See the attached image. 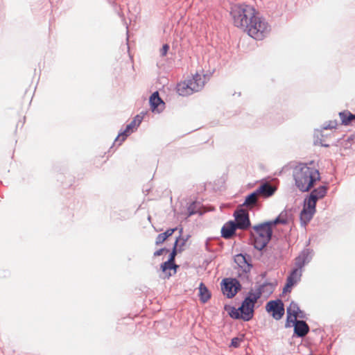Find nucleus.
<instances>
[{"label":"nucleus","mask_w":355,"mask_h":355,"mask_svg":"<svg viewBox=\"0 0 355 355\" xmlns=\"http://www.w3.org/2000/svg\"><path fill=\"white\" fill-rule=\"evenodd\" d=\"M177 244H178V240H176V241L175 242V245H174V248H173V252L171 253L170 258L168 260V261L174 263L175 257L176 255V246H177Z\"/></svg>","instance_id":"obj_30"},{"label":"nucleus","mask_w":355,"mask_h":355,"mask_svg":"<svg viewBox=\"0 0 355 355\" xmlns=\"http://www.w3.org/2000/svg\"><path fill=\"white\" fill-rule=\"evenodd\" d=\"M270 25L259 12L243 31L256 40H263L270 34Z\"/></svg>","instance_id":"obj_4"},{"label":"nucleus","mask_w":355,"mask_h":355,"mask_svg":"<svg viewBox=\"0 0 355 355\" xmlns=\"http://www.w3.org/2000/svg\"><path fill=\"white\" fill-rule=\"evenodd\" d=\"M149 103L153 112H160L164 108V102L159 96L158 92H154L150 97Z\"/></svg>","instance_id":"obj_14"},{"label":"nucleus","mask_w":355,"mask_h":355,"mask_svg":"<svg viewBox=\"0 0 355 355\" xmlns=\"http://www.w3.org/2000/svg\"><path fill=\"white\" fill-rule=\"evenodd\" d=\"M272 227L269 221L253 227L252 236L255 248L261 250L266 246L272 236Z\"/></svg>","instance_id":"obj_5"},{"label":"nucleus","mask_w":355,"mask_h":355,"mask_svg":"<svg viewBox=\"0 0 355 355\" xmlns=\"http://www.w3.org/2000/svg\"><path fill=\"white\" fill-rule=\"evenodd\" d=\"M322 145L324 146H329L328 144H322Z\"/></svg>","instance_id":"obj_34"},{"label":"nucleus","mask_w":355,"mask_h":355,"mask_svg":"<svg viewBox=\"0 0 355 355\" xmlns=\"http://www.w3.org/2000/svg\"><path fill=\"white\" fill-rule=\"evenodd\" d=\"M241 285L235 279H225L221 283L223 293L228 298L233 297L240 290Z\"/></svg>","instance_id":"obj_6"},{"label":"nucleus","mask_w":355,"mask_h":355,"mask_svg":"<svg viewBox=\"0 0 355 355\" xmlns=\"http://www.w3.org/2000/svg\"><path fill=\"white\" fill-rule=\"evenodd\" d=\"M188 82L189 87L192 89L193 93L200 91L205 85L204 76L196 73L191 78L186 80Z\"/></svg>","instance_id":"obj_13"},{"label":"nucleus","mask_w":355,"mask_h":355,"mask_svg":"<svg viewBox=\"0 0 355 355\" xmlns=\"http://www.w3.org/2000/svg\"><path fill=\"white\" fill-rule=\"evenodd\" d=\"M243 341V336L241 337H235L232 339L231 341V347L234 348H237L240 346L241 343Z\"/></svg>","instance_id":"obj_29"},{"label":"nucleus","mask_w":355,"mask_h":355,"mask_svg":"<svg viewBox=\"0 0 355 355\" xmlns=\"http://www.w3.org/2000/svg\"><path fill=\"white\" fill-rule=\"evenodd\" d=\"M287 313V319H286V326L290 327V322L297 320V318H303L304 313L300 309L297 304L295 302H291L289 306L286 310Z\"/></svg>","instance_id":"obj_11"},{"label":"nucleus","mask_w":355,"mask_h":355,"mask_svg":"<svg viewBox=\"0 0 355 355\" xmlns=\"http://www.w3.org/2000/svg\"><path fill=\"white\" fill-rule=\"evenodd\" d=\"M164 251H168V250H166L165 248L159 249V250H157V251H155V252H154V256H155V257L160 256V255H162V254H163V252H164Z\"/></svg>","instance_id":"obj_33"},{"label":"nucleus","mask_w":355,"mask_h":355,"mask_svg":"<svg viewBox=\"0 0 355 355\" xmlns=\"http://www.w3.org/2000/svg\"><path fill=\"white\" fill-rule=\"evenodd\" d=\"M327 191V187L326 186H320L313 190L310 194V196L318 201L319 199H321L325 196Z\"/></svg>","instance_id":"obj_22"},{"label":"nucleus","mask_w":355,"mask_h":355,"mask_svg":"<svg viewBox=\"0 0 355 355\" xmlns=\"http://www.w3.org/2000/svg\"><path fill=\"white\" fill-rule=\"evenodd\" d=\"M238 229L235 223L232 220L226 223L221 229L222 236L225 239H230Z\"/></svg>","instance_id":"obj_17"},{"label":"nucleus","mask_w":355,"mask_h":355,"mask_svg":"<svg viewBox=\"0 0 355 355\" xmlns=\"http://www.w3.org/2000/svg\"><path fill=\"white\" fill-rule=\"evenodd\" d=\"M302 271L299 269H293L287 277L286 284L284 288V292H291L293 286L300 281Z\"/></svg>","instance_id":"obj_12"},{"label":"nucleus","mask_w":355,"mask_h":355,"mask_svg":"<svg viewBox=\"0 0 355 355\" xmlns=\"http://www.w3.org/2000/svg\"><path fill=\"white\" fill-rule=\"evenodd\" d=\"M339 116L342 124L344 125H349L353 121H355V115L347 110L340 112Z\"/></svg>","instance_id":"obj_21"},{"label":"nucleus","mask_w":355,"mask_h":355,"mask_svg":"<svg viewBox=\"0 0 355 355\" xmlns=\"http://www.w3.org/2000/svg\"><path fill=\"white\" fill-rule=\"evenodd\" d=\"M176 92L180 96H187L193 94L192 89L189 87L188 82L181 81L176 85Z\"/></svg>","instance_id":"obj_18"},{"label":"nucleus","mask_w":355,"mask_h":355,"mask_svg":"<svg viewBox=\"0 0 355 355\" xmlns=\"http://www.w3.org/2000/svg\"><path fill=\"white\" fill-rule=\"evenodd\" d=\"M234 261L238 266L239 277L248 278V273L250 272L252 265L250 263L247 257L242 254H239L234 257Z\"/></svg>","instance_id":"obj_7"},{"label":"nucleus","mask_w":355,"mask_h":355,"mask_svg":"<svg viewBox=\"0 0 355 355\" xmlns=\"http://www.w3.org/2000/svg\"><path fill=\"white\" fill-rule=\"evenodd\" d=\"M305 264V257L304 255H300L295 259V268L294 269H299L302 271V268Z\"/></svg>","instance_id":"obj_28"},{"label":"nucleus","mask_w":355,"mask_h":355,"mask_svg":"<svg viewBox=\"0 0 355 355\" xmlns=\"http://www.w3.org/2000/svg\"><path fill=\"white\" fill-rule=\"evenodd\" d=\"M261 295V292L259 288L254 291H250L239 309L232 308L231 309L230 315L234 319L241 318L245 321L250 320L253 317L254 304Z\"/></svg>","instance_id":"obj_3"},{"label":"nucleus","mask_w":355,"mask_h":355,"mask_svg":"<svg viewBox=\"0 0 355 355\" xmlns=\"http://www.w3.org/2000/svg\"><path fill=\"white\" fill-rule=\"evenodd\" d=\"M199 297L202 303H206L211 298V293L203 283L199 285Z\"/></svg>","instance_id":"obj_20"},{"label":"nucleus","mask_w":355,"mask_h":355,"mask_svg":"<svg viewBox=\"0 0 355 355\" xmlns=\"http://www.w3.org/2000/svg\"><path fill=\"white\" fill-rule=\"evenodd\" d=\"M169 49V46L168 44H164L163 46H162V49L161 50V52H162V55L163 56L166 55V53H167V51H168Z\"/></svg>","instance_id":"obj_31"},{"label":"nucleus","mask_w":355,"mask_h":355,"mask_svg":"<svg viewBox=\"0 0 355 355\" xmlns=\"http://www.w3.org/2000/svg\"><path fill=\"white\" fill-rule=\"evenodd\" d=\"M258 196L259 195L256 191L250 193L245 198L243 205L246 207H253L257 202Z\"/></svg>","instance_id":"obj_26"},{"label":"nucleus","mask_w":355,"mask_h":355,"mask_svg":"<svg viewBox=\"0 0 355 355\" xmlns=\"http://www.w3.org/2000/svg\"><path fill=\"white\" fill-rule=\"evenodd\" d=\"M259 12L254 6L245 2L233 3L230 8L233 25L243 31L248 28Z\"/></svg>","instance_id":"obj_2"},{"label":"nucleus","mask_w":355,"mask_h":355,"mask_svg":"<svg viewBox=\"0 0 355 355\" xmlns=\"http://www.w3.org/2000/svg\"><path fill=\"white\" fill-rule=\"evenodd\" d=\"M143 115L137 114L133 120L127 125L125 129L119 134L116 141H119L120 144L125 140L127 137L139 127L143 120Z\"/></svg>","instance_id":"obj_9"},{"label":"nucleus","mask_w":355,"mask_h":355,"mask_svg":"<svg viewBox=\"0 0 355 355\" xmlns=\"http://www.w3.org/2000/svg\"><path fill=\"white\" fill-rule=\"evenodd\" d=\"M336 125H337V123L336 121H330V123H329V125L325 127V129H333V128H336Z\"/></svg>","instance_id":"obj_32"},{"label":"nucleus","mask_w":355,"mask_h":355,"mask_svg":"<svg viewBox=\"0 0 355 355\" xmlns=\"http://www.w3.org/2000/svg\"><path fill=\"white\" fill-rule=\"evenodd\" d=\"M293 176L295 185L302 192L311 190L321 179L319 170L313 161L298 163L293 168Z\"/></svg>","instance_id":"obj_1"},{"label":"nucleus","mask_w":355,"mask_h":355,"mask_svg":"<svg viewBox=\"0 0 355 355\" xmlns=\"http://www.w3.org/2000/svg\"><path fill=\"white\" fill-rule=\"evenodd\" d=\"M288 221V215L286 211H282L279 215L273 220L269 221L274 226L277 224H286Z\"/></svg>","instance_id":"obj_23"},{"label":"nucleus","mask_w":355,"mask_h":355,"mask_svg":"<svg viewBox=\"0 0 355 355\" xmlns=\"http://www.w3.org/2000/svg\"><path fill=\"white\" fill-rule=\"evenodd\" d=\"M317 200L309 196L308 199H306L304 205V209L315 212V205Z\"/></svg>","instance_id":"obj_27"},{"label":"nucleus","mask_w":355,"mask_h":355,"mask_svg":"<svg viewBox=\"0 0 355 355\" xmlns=\"http://www.w3.org/2000/svg\"><path fill=\"white\" fill-rule=\"evenodd\" d=\"M266 309L272 313L274 319L280 320L284 314V304L280 300H272L266 304Z\"/></svg>","instance_id":"obj_8"},{"label":"nucleus","mask_w":355,"mask_h":355,"mask_svg":"<svg viewBox=\"0 0 355 355\" xmlns=\"http://www.w3.org/2000/svg\"><path fill=\"white\" fill-rule=\"evenodd\" d=\"M234 216L236 221L234 223L238 229L246 230L250 227V222L248 211L243 209L236 210Z\"/></svg>","instance_id":"obj_10"},{"label":"nucleus","mask_w":355,"mask_h":355,"mask_svg":"<svg viewBox=\"0 0 355 355\" xmlns=\"http://www.w3.org/2000/svg\"><path fill=\"white\" fill-rule=\"evenodd\" d=\"M315 212L309 211L306 209H302V211L300 213V220L301 223L306 225L313 218V216Z\"/></svg>","instance_id":"obj_25"},{"label":"nucleus","mask_w":355,"mask_h":355,"mask_svg":"<svg viewBox=\"0 0 355 355\" xmlns=\"http://www.w3.org/2000/svg\"><path fill=\"white\" fill-rule=\"evenodd\" d=\"M177 266L174 264L173 262L166 261L161 265V269L162 272L164 273L165 278H169L172 274L171 270H173V273L176 272Z\"/></svg>","instance_id":"obj_19"},{"label":"nucleus","mask_w":355,"mask_h":355,"mask_svg":"<svg viewBox=\"0 0 355 355\" xmlns=\"http://www.w3.org/2000/svg\"><path fill=\"white\" fill-rule=\"evenodd\" d=\"M294 325L295 334L299 337H304L306 336L309 330L308 324L303 320H295L291 322L290 324Z\"/></svg>","instance_id":"obj_15"},{"label":"nucleus","mask_w":355,"mask_h":355,"mask_svg":"<svg viewBox=\"0 0 355 355\" xmlns=\"http://www.w3.org/2000/svg\"><path fill=\"white\" fill-rule=\"evenodd\" d=\"M277 188L270 184L266 182L261 184L256 190L259 196L264 198L272 196L276 191Z\"/></svg>","instance_id":"obj_16"},{"label":"nucleus","mask_w":355,"mask_h":355,"mask_svg":"<svg viewBox=\"0 0 355 355\" xmlns=\"http://www.w3.org/2000/svg\"><path fill=\"white\" fill-rule=\"evenodd\" d=\"M175 230L176 228L168 229L165 232L158 234L155 240V244L158 245L163 243Z\"/></svg>","instance_id":"obj_24"}]
</instances>
